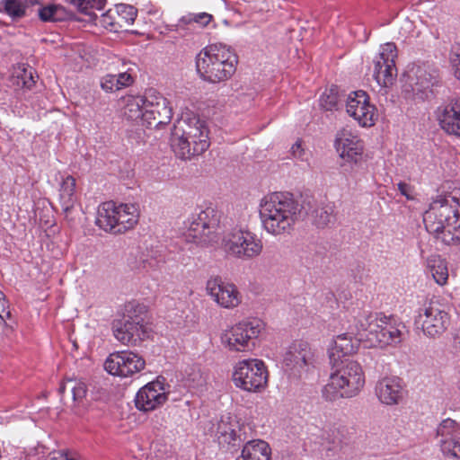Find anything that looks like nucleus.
<instances>
[{"label": "nucleus", "instance_id": "13", "mask_svg": "<svg viewBox=\"0 0 460 460\" xmlns=\"http://www.w3.org/2000/svg\"><path fill=\"white\" fill-rule=\"evenodd\" d=\"M226 252L239 259H251L262 250L261 240L250 231L234 228L223 238Z\"/></svg>", "mask_w": 460, "mask_h": 460}, {"label": "nucleus", "instance_id": "54", "mask_svg": "<svg viewBox=\"0 0 460 460\" xmlns=\"http://www.w3.org/2000/svg\"><path fill=\"white\" fill-rule=\"evenodd\" d=\"M455 348L456 349H460V335L457 334L456 337H455Z\"/></svg>", "mask_w": 460, "mask_h": 460}, {"label": "nucleus", "instance_id": "2", "mask_svg": "<svg viewBox=\"0 0 460 460\" xmlns=\"http://www.w3.org/2000/svg\"><path fill=\"white\" fill-rule=\"evenodd\" d=\"M208 128L205 121L194 114L182 116L174 124L171 136V146L175 155L190 160L203 154L210 145Z\"/></svg>", "mask_w": 460, "mask_h": 460}, {"label": "nucleus", "instance_id": "11", "mask_svg": "<svg viewBox=\"0 0 460 460\" xmlns=\"http://www.w3.org/2000/svg\"><path fill=\"white\" fill-rule=\"evenodd\" d=\"M263 326V323L258 319L239 323L222 334V343L230 350H249L251 349L250 342L252 341V346L255 345L252 341L259 337Z\"/></svg>", "mask_w": 460, "mask_h": 460}, {"label": "nucleus", "instance_id": "35", "mask_svg": "<svg viewBox=\"0 0 460 460\" xmlns=\"http://www.w3.org/2000/svg\"><path fill=\"white\" fill-rule=\"evenodd\" d=\"M344 98L339 94L337 86H332L322 94L320 105L326 111L338 110L340 103L346 101Z\"/></svg>", "mask_w": 460, "mask_h": 460}, {"label": "nucleus", "instance_id": "36", "mask_svg": "<svg viewBox=\"0 0 460 460\" xmlns=\"http://www.w3.org/2000/svg\"><path fill=\"white\" fill-rule=\"evenodd\" d=\"M385 319V315L382 313L369 314L365 317L364 322L360 321L359 330L367 331L376 338L378 329L382 327Z\"/></svg>", "mask_w": 460, "mask_h": 460}, {"label": "nucleus", "instance_id": "31", "mask_svg": "<svg viewBox=\"0 0 460 460\" xmlns=\"http://www.w3.org/2000/svg\"><path fill=\"white\" fill-rule=\"evenodd\" d=\"M146 102V93L143 96H128L124 107V116L128 120H140L144 125V106Z\"/></svg>", "mask_w": 460, "mask_h": 460}, {"label": "nucleus", "instance_id": "16", "mask_svg": "<svg viewBox=\"0 0 460 460\" xmlns=\"http://www.w3.org/2000/svg\"><path fill=\"white\" fill-rule=\"evenodd\" d=\"M145 367V358L131 350L113 352L104 362V368L109 374L122 377L133 376L143 370Z\"/></svg>", "mask_w": 460, "mask_h": 460}, {"label": "nucleus", "instance_id": "37", "mask_svg": "<svg viewBox=\"0 0 460 460\" xmlns=\"http://www.w3.org/2000/svg\"><path fill=\"white\" fill-rule=\"evenodd\" d=\"M4 11L13 21H18L26 15V6L21 0H2Z\"/></svg>", "mask_w": 460, "mask_h": 460}, {"label": "nucleus", "instance_id": "56", "mask_svg": "<svg viewBox=\"0 0 460 460\" xmlns=\"http://www.w3.org/2000/svg\"><path fill=\"white\" fill-rule=\"evenodd\" d=\"M454 66H456V70H455V75L456 76V72L458 71V68H460V61L459 62H456L454 61Z\"/></svg>", "mask_w": 460, "mask_h": 460}, {"label": "nucleus", "instance_id": "42", "mask_svg": "<svg viewBox=\"0 0 460 460\" xmlns=\"http://www.w3.org/2000/svg\"><path fill=\"white\" fill-rule=\"evenodd\" d=\"M56 4H50L46 6H40L38 9V15L40 21L44 22H54Z\"/></svg>", "mask_w": 460, "mask_h": 460}, {"label": "nucleus", "instance_id": "41", "mask_svg": "<svg viewBox=\"0 0 460 460\" xmlns=\"http://www.w3.org/2000/svg\"><path fill=\"white\" fill-rule=\"evenodd\" d=\"M118 13L122 19L130 24L134 22L137 14V10L129 4H119L118 6Z\"/></svg>", "mask_w": 460, "mask_h": 460}, {"label": "nucleus", "instance_id": "33", "mask_svg": "<svg viewBox=\"0 0 460 460\" xmlns=\"http://www.w3.org/2000/svg\"><path fill=\"white\" fill-rule=\"evenodd\" d=\"M74 5L78 12L85 15H89L93 20L97 15L92 11L93 9L102 10L106 4V0H66Z\"/></svg>", "mask_w": 460, "mask_h": 460}, {"label": "nucleus", "instance_id": "23", "mask_svg": "<svg viewBox=\"0 0 460 460\" xmlns=\"http://www.w3.org/2000/svg\"><path fill=\"white\" fill-rule=\"evenodd\" d=\"M376 394L381 402L393 405L399 402L402 396V386L398 377H385L377 382Z\"/></svg>", "mask_w": 460, "mask_h": 460}, {"label": "nucleus", "instance_id": "28", "mask_svg": "<svg viewBox=\"0 0 460 460\" xmlns=\"http://www.w3.org/2000/svg\"><path fill=\"white\" fill-rule=\"evenodd\" d=\"M271 450L267 442L261 439L243 443L237 460H270Z\"/></svg>", "mask_w": 460, "mask_h": 460}, {"label": "nucleus", "instance_id": "1", "mask_svg": "<svg viewBox=\"0 0 460 460\" xmlns=\"http://www.w3.org/2000/svg\"><path fill=\"white\" fill-rule=\"evenodd\" d=\"M427 231L447 245L460 243V203L452 196H439L423 215Z\"/></svg>", "mask_w": 460, "mask_h": 460}, {"label": "nucleus", "instance_id": "30", "mask_svg": "<svg viewBox=\"0 0 460 460\" xmlns=\"http://www.w3.org/2000/svg\"><path fill=\"white\" fill-rule=\"evenodd\" d=\"M75 191V179L68 175L63 179L59 189V203L63 213L67 217L71 211L74 209L76 198Z\"/></svg>", "mask_w": 460, "mask_h": 460}, {"label": "nucleus", "instance_id": "40", "mask_svg": "<svg viewBox=\"0 0 460 460\" xmlns=\"http://www.w3.org/2000/svg\"><path fill=\"white\" fill-rule=\"evenodd\" d=\"M212 18V15L208 13H189L188 15L183 16L180 20V22L183 24L196 22L199 23L201 27H205L210 22Z\"/></svg>", "mask_w": 460, "mask_h": 460}, {"label": "nucleus", "instance_id": "46", "mask_svg": "<svg viewBox=\"0 0 460 460\" xmlns=\"http://www.w3.org/2000/svg\"><path fill=\"white\" fill-rule=\"evenodd\" d=\"M291 155L301 162L308 160L309 154L302 147V141L300 139L291 146Z\"/></svg>", "mask_w": 460, "mask_h": 460}, {"label": "nucleus", "instance_id": "53", "mask_svg": "<svg viewBox=\"0 0 460 460\" xmlns=\"http://www.w3.org/2000/svg\"><path fill=\"white\" fill-rule=\"evenodd\" d=\"M58 454L62 460H76L75 457L69 456V452L66 450H60Z\"/></svg>", "mask_w": 460, "mask_h": 460}, {"label": "nucleus", "instance_id": "49", "mask_svg": "<svg viewBox=\"0 0 460 460\" xmlns=\"http://www.w3.org/2000/svg\"><path fill=\"white\" fill-rule=\"evenodd\" d=\"M398 190H400L401 194L405 196L408 199H412L411 196V187L409 184L400 181L398 183Z\"/></svg>", "mask_w": 460, "mask_h": 460}, {"label": "nucleus", "instance_id": "12", "mask_svg": "<svg viewBox=\"0 0 460 460\" xmlns=\"http://www.w3.org/2000/svg\"><path fill=\"white\" fill-rule=\"evenodd\" d=\"M440 81L438 68L423 64L415 67L408 75L404 91L411 93L416 101L423 102L433 95V87Z\"/></svg>", "mask_w": 460, "mask_h": 460}, {"label": "nucleus", "instance_id": "34", "mask_svg": "<svg viewBox=\"0 0 460 460\" xmlns=\"http://www.w3.org/2000/svg\"><path fill=\"white\" fill-rule=\"evenodd\" d=\"M66 389L72 392L74 401L82 400L85 397L87 393L86 384L80 379H66V382L60 384L58 392L61 395H63Z\"/></svg>", "mask_w": 460, "mask_h": 460}, {"label": "nucleus", "instance_id": "25", "mask_svg": "<svg viewBox=\"0 0 460 460\" xmlns=\"http://www.w3.org/2000/svg\"><path fill=\"white\" fill-rule=\"evenodd\" d=\"M397 75V68L394 60L385 58V53H380L378 58L375 60L373 77L383 87H388L394 84Z\"/></svg>", "mask_w": 460, "mask_h": 460}, {"label": "nucleus", "instance_id": "29", "mask_svg": "<svg viewBox=\"0 0 460 460\" xmlns=\"http://www.w3.org/2000/svg\"><path fill=\"white\" fill-rule=\"evenodd\" d=\"M335 207L332 203H313L311 211L312 224L318 229H324L330 225H334L336 215Z\"/></svg>", "mask_w": 460, "mask_h": 460}, {"label": "nucleus", "instance_id": "51", "mask_svg": "<svg viewBox=\"0 0 460 460\" xmlns=\"http://www.w3.org/2000/svg\"><path fill=\"white\" fill-rule=\"evenodd\" d=\"M161 378H162V380L160 379V377H158L156 379V381L150 382L149 384H155V389H157L159 392H165V388H164L165 378L164 377H161Z\"/></svg>", "mask_w": 460, "mask_h": 460}, {"label": "nucleus", "instance_id": "22", "mask_svg": "<svg viewBox=\"0 0 460 460\" xmlns=\"http://www.w3.org/2000/svg\"><path fill=\"white\" fill-rule=\"evenodd\" d=\"M166 400L165 392H159L155 384H146L137 393L135 405L141 411H150L164 404Z\"/></svg>", "mask_w": 460, "mask_h": 460}, {"label": "nucleus", "instance_id": "17", "mask_svg": "<svg viewBox=\"0 0 460 460\" xmlns=\"http://www.w3.org/2000/svg\"><path fill=\"white\" fill-rule=\"evenodd\" d=\"M346 110L359 125L371 127L376 119V107L369 102V96L364 91L352 92L346 98Z\"/></svg>", "mask_w": 460, "mask_h": 460}, {"label": "nucleus", "instance_id": "47", "mask_svg": "<svg viewBox=\"0 0 460 460\" xmlns=\"http://www.w3.org/2000/svg\"><path fill=\"white\" fill-rule=\"evenodd\" d=\"M116 77L118 80L119 90L122 87L131 85L134 82L132 75L128 72L119 73V75H116Z\"/></svg>", "mask_w": 460, "mask_h": 460}, {"label": "nucleus", "instance_id": "55", "mask_svg": "<svg viewBox=\"0 0 460 460\" xmlns=\"http://www.w3.org/2000/svg\"><path fill=\"white\" fill-rule=\"evenodd\" d=\"M38 4V0H25V4H23L26 8L29 6V5H34V4Z\"/></svg>", "mask_w": 460, "mask_h": 460}, {"label": "nucleus", "instance_id": "6", "mask_svg": "<svg viewBox=\"0 0 460 460\" xmlns=\"http://www.w3.org/2000/svg\"><path fill=\"white\" fill-rule=\"evenodd\" d=\"M138 216L136 204L115 206L113 202H107L99 208L95 223L106 232L122 234L134 227Z\"/></svg>", "mask_w": 460, "mask_h": 460}, {"label": "nucleus", "instance_id": "45", "mask_svg": "<svg viewBox=\"0 0 460 460\" xmlns=\"http://www.w3.org/2000/svg\"><path fill=\"white\" fill-rule=\"evenodd\" d=\"M101 87L105 92H114L119 90L116 75H107L101 80Z\"/></svg>", "mask_w": 460, "mask_h": 460}, {"label": "nucleus", "instance_id": "9", "mask_svg": "<svg viewBox=\"0 0 460 460\" xmlns=\"http://www.w3.org/2000/svg\"><path fill=\"white\" fill-rule=\"evenodd\" d=\"M287 196L283 192H274L261 203L260 217L264 228L272 234H284L288 228L286 214Z\"/></svg>", "mask_w": 460, "mask_h": 460}, {"label": "nucleus", "instance_id": "8", "mask_svg": "<svg viewBox=\"0 0 460 460\" xmlns=\"http://www.w3.org/2000/svg\"><path fill=\"white\" fill-rule=\"evenodd\" d=\"M450 324V316L438 301L425 302L417 311L414 325L424 335L436 338L442 335Z\"/></svg>", "mask_w": 460, "mask_h": 460}, {"label": "nucleus", "instance_id": "38", "mask_svg": "<svg viewBox=\"0 0 460 460\" xmlns=\"http://www.w3.org/2000/svg\"><path fill=\"white\" fill-rule=\"evenodd\" d=\"M13 84H16L18 87L31 90L35 84L33 69L31 67L19 68L18 71H16V75H13Z\"/></svg>", "mask_w": 460, "mask_h": 460}, {"label": "nucleus", "instance_id": "19", "mask_svg": "<svg viewBox=\"0 0 460 460\" xmlns=\"http://www.w3.org/2000/svg\"><path fill=\"white\" fill-rule=\"evenodd\" d=\"M314 353L306 342H297L289 346V378H300L313 365Z\"/></svg>", "mask_w": 460, "mask_h": 460}, {"label": "nucleus", "instance_id": "4", "mask_svg": "<svg viewBox=\"0 0 460 460\" xmlns=\"http://www.w3.org/2000/svg\"><path fill=\"white\" fill-rule=\"evenodd\" d=\"M146 306L137 301L124 305L119 318L112 322L115 338L123 344L137 345L150 337L151 329L146 321Z\"/></svg>", "mask_w": 460, "mask_h": 460}, {"label": "nucleus", "instance_id": "7", "mask_svg": "<svg viewBox=\"0 0 460 460\" xmlns=\"http://www.w3.org/2000/svg\"><path fill=\"white\" fill-rule=\"evenodd\" d=\"M221 212L215 208L208 207L193 218L184 239L187 243H194L200 246H209L218 242L217 229L219 227Z\"/></svg>", "mask_w": 460, "mask_h": 460}, {"label": "nucleus", "instance_id": "60", "mask_svg": "<svg viewBox=\"0 0 460 460\" xmlns=\"http://www.w3.org/2000/svg\"><path fill=\"white\" fill-rule=\"evenodd\" d=\"M291 150H289L288 159H291Z\"/></svg>", "mask_w": 460, "mask_h": 460}, {"label": "nucleus", "instance_id": "32", "mask_svg": "<svg viewBox=\"0 0 460 460\" xmlns=\"http://www.w3.org/2000/svg\"><path fill=\"white\" fill-rule=\"evenodd\" d=\"M428 268L436 281L440 286L447 283L448 270L447 261L439 255H433L428 259Z\"/></svg>", "mask_w": 460, "mask_h": 460}, {"label": "nucleus", "instance_id": "52", "mask_svg": "<svg viewBox=\"0 0 460 460\" xmlns=\"http://www.w3.org/2000/svg\"><path fill=\"white\" fill-rule=\"evenodd\" d=\"M161 378H162V380L160 379V377H158L156 379V381L150 382L149 384H155V389H157L159 392H165V388H164L165 378L164 377H161Z\"/></svg>", "mask_w": 460, "mask_h": 460}, {"label": "nucleus", "instance_id": "15", "mask_svg": "<svg viewBox=\"0 0 460 460\" xmlns=\"http://www.w3.org/2000/svg\"><path fill=\"white\" fill-rule=\"evenodd\" d=\"M143 112L144 126L148 128H163L171 122L172 116L167 99L154 89L146 91Z\"/></svg>", "mask_w": 460, "mask_h": 460}, {"label": "nucleus", "instance_id": "10", "mask_svg": "<svg viewBox=\"0 0 460 460\" xmlns=\"http://www.w3.org/2000/svg\"><path fill=\"white\" fill-rule=\"evenodd\" d=\"M337 152L340 154L341 172L355 177L364 167L363 142L358 137H347L345 134L335 141Z\"/></svg>", "mask_w": 460, "mask_h": 460}, {"label": "nucleus", "instance_id": "59", "mask_svg": "<svg viewBox=\"0 0 460 460\" xmlns=\"http://www.w3.org/2000/svg\"><path fill=\"white\" fill-rule=\"evenodd\" d=\"M456 78L460 80V68H458V71L456 72Z\"/></svg>", "mask_w": 460, "mask_h": 460}, {"label": "nucleus", "instance_id": "39", "mask_svg": "<svg viewBox=\"0 0 460 460\" xmlns=\"http://www.w3.org/2000/svg\"><path fill=\"white\" fill-rule=\"evenodd\" d=\"M402 329H404V325L396 321L393 329H390L386 336L383 338L382 346L400 343L402 339Z\"/></svg>", "mask_w": 460, "mask_h": 460}, {"label": "nucleus", "instance_id": "20", "mask_svg": "<svg viewBox=\"0 0 460 460\" xmlns=\"http://www.w3.org/2000/svg\"><path fill=\"white\" fill-rule=\"evenodd\" d=\"M243 435L241 429L236 431L231 424L223 421L217 429L218 445L222 450L233 456H236L243 447L245 440V438H243Z\"/></svg>", "mask_w": 460, "mask_h": 460}, {"label": "nucleus", "instance_id": "61", "mask_svg": "<svg viewBox=\"0 0 460 460\" xmlns=\"http://www.w3.org/2000/svg\"><path fill=\"white\" fill-rule=\"evenodd\" d=\"M291 150H289L288 159H291Z\"/></svg>", "mask_w": 460, "mask_h": 460}, {"label": "nucleus", "instance_id": "5", "mask_svg": "<svg viewBox=\"0 0 460 460\" xmlns=\"http://www.w3.org/2000/svg\"><path fill=\"white\" fill-rule=\"evenodd\" d=\"M342 364L341 368L331 374L328 384L322 389L326 401L354 397L365 385L362 367L357 361L346 360Z\"/></svg>", "mask_w": 460, "mask_h": 460}, {"label": "nucleus", "instance_id": "62", "mask_svg": "<svg viewBox=\"0 0 460 460\" xmlns=\"http://www.w3.org/2000/svg\"><path fill=\"white\" fill-rule=\"evenodd\" d=\"M4 325H5V327H6V328H10V329H12V327H11V326H9L7 323H4Z\"/></svg>", "mask_w": 460, "mask_h": 460}, {"label": "nucleus", "instance_id": "24", "mask_svg": "<svg viewBox=\"0 0 460 460\" xmlns=\"http://www.w3.org/2000/svg\"><path fill=\"white\" fill-rule=\"evenodd\" d=\"M460 435V425L452 419L443 420L436 429V440L444 455L451 452V446Z\"/></svg>", "mask_w": 460, "mask_h": 460}, {"label": "nucleus", "instance_id": "21", "mask_svg": "<svg viewBox=\"0 0 460 460\" xmlns=\"http://www.w3.org/2000/svg\"><path fill=\"white\" fill-rule=\"evenodd\" d=\"M441 128L450 135L460 137V97L452 99L438 110Z\"/></svg>", "mask_w": 460, "mask_h": 460}, {"label": "nucleus", "instance_id": "26", "mask_svg": "<svg viewBox=\"0 0 460 460\" xmlns=\"http://www.w3.org/2000/svg\"><path fill=\"white\" fill-rule=\"evenodd\" d=\"M357 346L352 341L350 335L343 333L333 340V344L328 349L330 362L333 367L339 362L343 363V358L354 353Z\"/></svg>", "mask_w": 460, "mask_h": 460}, {"label": "nucleus", "instance_id": "50", "mask_svg": "<svg viewBox=\"0 0 460 460\" xmlns=\"http://www.w3.org/2000/svg\"><path fill=\"white\" fill-rule=\"evenodd\" d=\"M2 301V313H4V319L11 317V312L9 310H6V305L7 301L5 299V296L2 291H0V302Z\"/></svg>", "mask_w": 460, "mask_h": 460}, {"label": "nucleus", "instance_id": "18", "mask_svg": "<svg viewBox=\"0 0 460 460\" xmlns=\"http://www.w3.org/2000/svg\"><path fill=\"white\" fill-rule=\"evenodd\" d=\"M206 288L214 300L223 307H234L241 302L236 287L234 284L225 283L220 277L208 279Z\"/></svg>", "mask_w": 460, "mask_h": 460}, {"label": "nucleus", "instance_id": "58", "mask_svg": "<svg viewBox=\"0 0 460 460\" xmlns=\"http://www.w3.org/2000/svg\"><path fill=\"white\" fill-rule=\"evenodd\" d=\"M292 24L289 23V27H291ZM296 31L294 28H289L288 33L290 34V37H293V33Z\"/></svg>", "mask_w": 460, "mask_h": 460}, {"label": "nucleus", "instance_id": "14", "mask_svg": "<svg viewBox=\"0 0 460 460\" xmlns=\"http://www.w3.org/2000/svg\"><path fill=\"white\" fill-rule=\"evenodd\" d=\"M267 379L264 363L256 358L239 362L233 374L234 385L248 392L260 390L266 385Z\"/></svg>", "mask_w": 460, "mask_h": 460}, {"label": "nucleus", "instance_id": "57", "mask_svg": "<svg viewBox=\"0 0 460 460\" xmlns=\"http://www.w3.org/2000/svg\"><path fill=\"white\" fill-rule=\"evenodd\" d=\"M4 313H2V301L0 302V318L2 321H4Z\"/></svg>", "mask_w": 460, "mask_h": 460}, {"label": "nucleus", "instance_id": "43", "mask_svg": "<svg viewBox=\"0 0 460 460\" xmlns=\"http://www.w3.org/2000/svg\"><path fill=\"white\" fill-rule=\"evenodd\" d=\"M73 20H76V15L74 12L67 10L66 7L62 6L61 4H56L54 22L73 21Z\"/></svg>", "mask_w": 460, "mask_h": 460}, {"label": "nucleus", "instance_id": "3", "mask_svg": "<svg viewBox=\"0 0 460 460\" xmlns=\"http://www.w3.org/2000/svg\"><path fill=\"white\" fill-rule=\"evenodd\" d=\"M237 64V55L222 43L207 46L196 57L197 72L203 80L213 84L228 80Z\"/></svg>", "mask_w": 460, "mask_h": 460}, {"label": "nucleus", "instance_id": "44", "mask_svg": "<svg viewBox=\"0 0 460 460\" xmlns=\"http://www.w3.org/2000/svg\"><path fill=\"white\" fill-rule=\"evenodd\" d=\"M397 320L394 316H386L384 321V323L382 324V327L378 329V334L376 337V341L378 343L382 346L383 344V338L386 336L388 331L390 329H393V325L395 323Z\"/></svg>", "mask_w": 460, "mask_h": 460}, {"label": "nucleus", "instance_id": "48", "mask_svg": "<svg viewBox=\"0 0 460 460\" xmlns=\"http://www.w3.org/2000/svg\"><path fill=\"white\" fill-rule=\"evenodd\" d=\"M381 53H385V58H389L392 60H394V58L397 57L395 44L393 42L385 44Z\"/></svg>", "mask_w": 460, "mask_h": 460}, {"label": "nucleus", "instance_id": "27", "mask_svg": "<svg viewBox=\"0 0 460 460\" xmlns=\"http://www.w3.org/2000/svg\"><path fill=\"white\" fill-rule=\"evenodd\" d=\"M314 198L308 193H289V219L293 222L303 219L313 208Z\"/></svg>", "mask_w": 460, "mask_h": 460}]
</instances>
